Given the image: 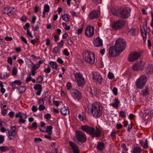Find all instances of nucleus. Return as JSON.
<instances>
[{"mask_svg":"<svg viewBox=\"0 0 153 153\" xmlns=\"http://www.w3.org/2000/svg\"><path fill=\"white\" fill-rule=\"evenodd\" d=\"M83 57L85 59V62L90 65L93 64L95 62V55L93 52L84 51L83 53Z\"/></svg>","mask_w":153,"mask_h":153,"instance_id":"7ed1b4c3","label":"nucleus"},{"mask_svg":"<svg viewBox=\"0 0 153 153\" xmlns=\"http://www.w3.org/2000/svg\"><path fill=\"white\" fill-rule=\"evenodd\" d=\"M142 150L139 147H137L134 148L133 151V153H141Z\"/></svg>","mask_w":153,"mask_h":153,"instance_id":"e433bc0d","label":"nucleus"},{"mask_svg":"<svg viewBox=\"0 0 153 153\" xmlns=\"http://www.w3.org/2000/svg\"><path fill=\"white\" fill-rule=\"evenodd\" d=\"M51 71V69L50 67L48 66V68H45L44 70V71L47 73H49Z\"/></svg>","mask_w":153,"mask_h":153,"instance_id":"680f3d73","label":"nucleus"},{"mask_svg":"<svg viewBox=\"0 0 153 153\" xmlns=\"http://www.w3.org/2000/svg\"><path fill=\"white\" fill-rule=\"evenodd\" d=\"M140 30L141 34L143 37V40L144 41H146L147 36L146 31L144 28H143V30L141 28Z\"/></svg>","mask_w":153,"mask_h":153,"instance_id":"7c9ffc66","label":"nucleus"},{"mask_svg":"<svg viewBox=\"0 0 153 153\" xmlns=\"http://www.w3.org/2000/svg\"><path fill=\"white\" fill-rule=\"evenodd\" d=\"M31 74H27V76H28L26 79V81L28 82L30 81L31 80L32 77L30 76Z\"/></svg>","mask_w":153,"mask_h":153,"instance_id":"864d4df0","label":"nucleus"},{"mask_svg":"<svg viewBox=\"0 0 153 153\" xmlns=\"http://www.w3.org/2000/svg\"><path fill=\"white\" fill-rule=\"evenodd\" d=\"M108 78L110 79H112L114 77V74L111 72H109L108 75Z\"/></svg>","mask_w":153,"mask_h":153,"instance_id":"8fccbe9b","label":"nucleus"},{"mask_svg":"<svg viewBox=\"0 0 153 153\" xmlns=\"http://www.w3.org/2000/svg\"><path fill=\"white\" fill-rule=\"evenodd\" d=\"M116 132L115 131H112L110 134V136L111 137L113 138L116 136Z\"/></svg>","mask_w":153,"mask_h":153,"instance_id":"052dcab7","label":"nucleus"},{"mask_svg":"<svg viewBox=\"0 0 153 153\" xmlns=\"http://www.w3.org/2000/svg\"><path fill=\"white\" fill-rule=\"evenodd\" d=\"M7 62L10 65H12V59L11 57L8 58L7 59Z\"/></svg>","mask_w":153,"mask_h":153,"instance_id":"774afa93","label":"nucleus"},{"mask_svg":"<svg viewBox=\"0 0 153 153\" xmlns=\"http://www.w3.org/2000/svg\"><path fill=\"white\" fill-rule=\"evenodd\" d=\"M72 96L75 99L79 100L81 97V94L79 91L77 90H74L71 93Z\"/></svg>","mask_w":153,"mask_h":153,"instance_id":"6ab92c4d","label":"nucleus"},{"mask_svg":"<svg viewBox=\"0 0 153 153\" xmlns=\"http://www.w3.org/2000/svg\"><path fill=\"white\" fill-rule=\"evenodd\" d=\"M9 11L8 13V15L10 16L14 14L16 11V10L14 8H9Z\"/></svg>","mask_w":153,"mask_h":153,"instance_id":"4c0bfd02","label":"nucleus"},{"mask_svg":"<svg viewBox=\"0 0 153 153\" xmlns=\"http://www.w3.org/2000/svg\"><path fill=\"white\" fill-rule=\"evenodd\" d=\"M45 132H47L48 134L51 135L52 134V129L53 127L52 126H49L45 127Z\"/></svg>","mask_w":153,"mask_h":153,"instance_id":"393cba45","label":"nucleus"},{"mask_svg":"<svg viewBox=\"0 0 153 153\" xmlns=\"http://www.w3.org/2000/svg\"><path fill=\"white\" fill-rule=\"evenodd\" d=\"M143 66L141 61H138L134 64L132 66V69L134 71H139L142 70Z\"/></svg>","mask_w":153,"mask_h":153,"instance_id":"f3484780","label":"nucleus"},{"mask_svg":"<svg viewBox=\"0 0 153 153\" xmlns=\"http://www.w3.org/2000/svg\"><path fill=\"white\" fill-rule=\"evenodd\" d=\"M68 43V45L72 46L73 45V43L72 41V40L71 39H67Z\"/></svg>","mask_w":153,"mask_h":153,"instance_id":"e2e57ef3","label":"nucleus"},{"mask_svg":"<svg viewBox=\"0 0 153 153\" xmlns=\"http://www.w3.org/2000/svg\"><path fill=\"white\" fill-rule=\"evenodd\" d=\"M32 67L31 69L34 70L35 71H36V70L39 68L40 67V65L38 64H36L32 65Z\"/></svg>","mask_w":153,"mask_h":153,"instance_id":"a18cd8bd","label":"nucleus"},{"mask_svg":"<svg viewBox=\"0 0 153 153\" xmlns=\"http://www.w3.org/2000/svg\"><path fill=\"white\" fill-rule=\"evenodd\" d=\"M146 73L147 75L153 73V65L152 64H149L146 67Z\"/></svg>","mask_w":153,"mask_h":153,"instance_id":"4be33fe9","label":"nucleus"},{"mask_svg":"<svg viewBox=\"0 0 153 153\" xmlns=\"http://www.w3.org/2000/svg\"><path fill=\"white\" fill-rule=\"evenodd\" d=\"M147 81V77L145 74L141 76L136 82V85L139 88L142 89L145 86Z\"/></svg>","mask_w":153,"mask_h":153,"instance_id":"423d86ee","label":"nucleus"},{"mask_svg":"<svg viewBox=\"0 0 153 153\" xmlns=\"http://www.w3.org/2000/svg\"><path fill=\"white\" fill-rule=\"evenodd\" d=\"M75 141L84 143L86 142L87 137L86 134L83 132L77 131L75 134Z\"/></svg>","mask_w":153,"mask_h":153,"instance_id":"0eeeda50","label":"nucleus"},{"mask_svg":"<svg viewBox=\"0 0 153 153\" xmlns=\"http://www.w3.org/2000/svg\"><path fill=\"white\" fill-rule=\"evenodd\" d=\"M141 92L143 96L147 95L149 92V88L146 87L144 89L142 90Z\"/></svg>","mask_w":153,"mask_h":153,"instance_id":"2f4dec72","label":"nucleus"},{"mask_svg":"<svg viewBox=\"0 0 153 153\" xmlns=\"http://www.w3.org/2000/svg\"><path fill=\"white\" fill-rule=\"evenodd\" d=\"M120 103V102L118 100L115 98L114 99V102L110 104V105L113 107L115 108H117L119 106Z\"/></svg>","mask_w":153,"mask_h":153,"instance_id":"a878e982","label":"nucleus"},{"mask_svg":"<svg viewBox=\"0 0 153 153\" xmlns=\"http://www.w3.org/2000/svg\"><path fill=\"white\" fill-rule=\"evenodd\" d=\"M88 91L91 94V97H94L96 96L97 94V91L96 88L93 87H90Z\"/></svg>","mask_w":153,"mask_h":153,"instance_id":"5701e85b","label":"nucleus"},{"mask_svg":"<svg viewBox=\"0 0 153 153\" xmlns=\"http://www.w3.org/2000/svg\"><path fill=\"white\" fill-rule=\"evenodd\" d=\"M27 34L28 36H30L31 38H33V36L32 35V34L31 33L30 31V30H27Z\"/></svg>","mask_w":153,"mask_h":153,"instance_id":"338daca9","label":"nucleus"},{"mask_svg":"<svg viewBox=\"0 0 153 153\" xmlns=\"http://www.w3.org/2000/svg\"><path fill=\"white\" fill-rule=\"evenodd\" d=\"M64 42V40H62L59 42H58L57 43V45L58 46V47L60 48H63Z\"/></svg>","mask_w":153,"mask_h":153,"instance_id":"a19ab883","label":"nucleus"},{"mask_svg":"<svg viewBox=\"0 0 153 153\" xmlns=\"http://www.w3.org/2000/svg\"><path fill=\"white\" fill-rule=\"evenodd\" d=\"M112 91L113 94L115 95H116L117 94L118 90L117 88L116 87H114L112 90Z\"/></svg>","mask_w":153,"mask_h":153,"instance_id":"6e6d98bb","label":"nucleus"},{"mask_svg":"<svg viewBox=\"0 0 153 153\" xmlns=\"http://www.w3.org/2000/svg\"><path fill=\"white\" fill-rule=\"evenodd\" d=\"M94 28L92 26H88L85 30V35L88 37H92L94 34Z\"/></svg>","mask_w":153,"mask_h":153,"instance_id":"4468645a","label":"nucleus"},{"mask_svg":"<svg viewBox=\"0 0 153 153\" xmlns=\"http://www.w3.org/2000/svg\"><path fill=\"white\" fill-rule=\"evenodd\" d=\"M17 70L16 67L13 68L12 71V75L15 76L17 75Z\"/></svg>","mask_w":153,"mask_h":153,"instance_id":"09e8293b","label":"nucleus"},{"mask_svg":"<svg viewBox=\"0 0 153 153\" xmlns=\"http://www.w3.org/2000/svg\"><path fill=\"white\" fill-rule=\"evenodd\" d=\"M126 112L125 111H121L120 112L119 115L122 118L126 117Z\"/></svg>","mask_w":153,"mask_h":153,"instance_id":"c03bdc74","label":"nucleus"},{"mask_svg":"<svg viewBox=\"0 0 153 153\" xmlns=\"http://www.w3.org/2000/svg\"><path fill=\"white\" fill-rule=\"evenodd\" d=\"M33 88L34 89L36 90H42V86L40 84H36L34 86Z\"/></svg>","mask_w":153,"mask_h":153,"instance_id":"79ce46f5","label":"nucleus"},{"mask_svg":"<svg viewBox=\"0 0 153 153\" xmlns=\"http://www.w3.org/2000/svg\"><path fill=\"white\" fill-rule=\"evenodd\" d=\"M30 27V24L28 23H26L24 26L23 28L26 30H28V28Z\"/></svg>","mask_w":153,"mask_h":153,"instance_id":"3c124183","label":"nucleus"},{"mask_svg":"<svg viewBox=\"0 0 153 153\" xmlns=\"http://www.w3.org/2000/svg\"><path fill=\"white\" fill-rule=\"evenodd\" d=\"M86 112L91 114L95 118H99L102 114V107L101 104L98 102H94L91 105H87L85 108Z\"/></svg>","mask_w":153,"mask_h":153,"instance_id":"f257e3e1","label":"nucleus"},{"mask_svg":"<svg viewBox=\"0 0 153 153\" xmlns=\"http://www.w3.org/2000/svg\"><path fill=\"white\" fill-rule=\"evenodd\" d=\"M4 140V136L2 135H0V144L2 143Z\"/></svg>","mask_w":153,"mask_h":153,"instance_id":"0e129e2a","label":"nucleus"},{"mask_svg":"<svg viewBox=\"0 0 153 153\" xmlns=\"http://www.w3.org/2000/svg\"><path fill=\"white\" fill-rule=\"evenodd\" d=\"M60 49L61 48L58 47H54L53 49V52L56 54L57 53L59 54L60 53Z\"/></svg>","mask_w":153,"mask_h":153,"instance_id":"c9c22d12","label":"nucleus"},{"mask_svg":"<svg viewBox=\"0 0 153 153\" xmlns=\"http://www.w3.org/2000/svg\"><path fill=\"white\" fill-rule=\"evenodd\" d=\"M131 9L129 8H125L120 10V16L121 18H126L130 16Z\"/></svg>","mask_w":153,"mask_h":153,"instance_id":"f8f14e48","label":"nucleus"},{"mask_svg":"<svg viewBox=\"0 0 153 153\" xmlns=\"http://www.w3.org/2000/svg\"><path fill=\"white\" fill-rule=\"evenodd\" d=\"M75 79L78 86L82 87L85 83V81L82 74L76 73L74 74Z\"/></svg>","mask_w":153,"mask_h":153,"instance_id":"6e6552de","label":"nucleus"},{"mask_svg":"<svg viewBox=\"0 0 153 153\" xmlns=\"http://www.w3.org/2000/svg\"><path fill=\"white\" fill-rule=\"evenodd\" d=\"M78 118L80 120L83 122L85 123L86 122V117L85 114L82 113L78 116Z\"/></svg>","mask_w":153,"mask_h":153,"instance_id":"c756f323","label":"nucleus"},{"mask_svg":"<svg viewBox=\"0 0 153 153\" xmlns=\"http://www.w3.org/2000/svg\"><path fill=\"white\" fill-rule=\"evenodd\" d=\"M18 91L19 93L24 92L26 90V88L24 86H20L17 88Z\"/></svg>","mask_w":153,"mask_h":153,"instance_id":"f704fd0d","label":"nucleus"},{"mask_svg":"<svg viewBox=\"0 0 153 153\" xmlns=\"http://www.w3.org/2000/svg\"><path fill=\"white\" fill-rule=\"evenodd\" d=\"M69 144L73 153H79L78 147L75 143L71 141H70L69 142Z\"/></svg>","mask_w":153,"mask_h":153,"instance_id":"a211bd4d","label":"nucleus"},{"mask_svg":"<svg viewBox=\"0 0 153 153\" xmlns=\"http://www.w3.org/2000/svg\"><path fill=\"white\" fill-rule=\"evenodd\" d=\"M125 22L124 21L120 19L114 21L112 25V27L116 30H118L123 28Z\"/></svg>","mask_w":153,"mask_h":153,"instance_id":"9d476101","label":"nucleus"},{"mask_svg":"<svg viewBox=\"0 0 153 153\" xmlns=\"http://www.w3.org/2000/svg\"><path fill=\"white\" fill-rule=\"evenodd\" d=\"M60 112L62 114L64 115H66L69 114V111L68 108L67 107L64 106L60 110Z\"/></svg>","mask_w":153,"mask_h":153,"instance_id":"b1692460","label":"nucleus"},{"mask_svg":"<svg viewBox=\"0 0 153 153\" xmlns=\"http://www.w3.org/2000/svg\"><path fill=\"white\" fill-rule=\"evenodd\" d=\"M51 117V115L50 114H48L45 115L44 117L47 120H49Z\"/></svg>","mask_w":153,"mask_h":153,"instance_id":"69168bd1","label":"nucleus"},{"mask_svg":"<svg viewBox=\"0 0 153 153\" xmlns=\"http://www.w3.org/2000/svg\"><path fill=\"white\" fill-rule=\"evenodd\" d=\"M100 14L99 10H93L89 13L88 16L90 19L93 20L98 18Z\"/></svg>","mask_w":153,"mask_h":153,"instance_id":"dca6fc26","label":"nucleus"},{"mask_svg":"<svg viewBox=\"0 0 153 153\" xmlns=\"http://www.w3.org/2000/svg\"><path fill=\"white\" fill-rule=\"evenodd\" d=\"M131 34L132 36H134L135 35V29L133 27H131L128 31Z\"/></svg>","mask_w":153,"mask_h":153,"instance_id":"49530a36","label":"nucleus"},{"mask_svg":"<svg viewBox=\"0 0 153 153\" xmlns=\"http://www.w3.org/2000/svg\"><path fill=\"white\" fill-rule=\"evenodd\" d=\"M21 84L22 82L20 80H16L10 82L9 85L10 86L11 89L14 90L18 86L21 85Z\"/></svg>","mask_w":153,"mask_h":153,"instance_id":"aec40b11","label":"nucleus"},{"mask_svg":"<svg viewBox=\"0 0 153 153\" xmlns=\"http://www.w3.org/2000/svg\"><path fill=\"white\" fill-rule=\"evenodd\" d=\"M9 148L7 146H0V152H5L9 150Z\"/></svg>","mask_w":153,"mask_h":153,"instance_id":"473e14b6","label":"nucleus"},{"mask_svg":"<svg viewBox=\"0 0 153 153\" xmlns=\"http://www.w3.org/2000/svg\"><path fill=\"white\" fill-rule=\"evenodd\" d=\"M140 56L138 52H134L131 53L129 55L128 59L129 62H133L138 59Z\"/></svg>","mask_w":153,"mask_h":153,"instance_id":"ddd939ff","label":"nucleus"},{"mask_svg":"<svg viewBox=\"0 0 153 153\" xmlns=\"http://www.w3.org/2000/svg\"><path fill=\"white\" fill-rule=\"evenodd\" d=\"M126 43L122 38H118L116 40L114 46L121 52L125 49Z\"/></svg>","mask_w":153,"mask_h":153,"instance_id":"39448f33","label":"nucleus"},{"mask_svg":"<svg viewBox=\"0 0 153 153\" xmlns=\"http://www.w3.org/2000/svg\"><path fill=\"white\" fill-rule=\"evenodd\" d=\"M25 60L26 63V65L27 66L28 68H29L31 67L33 63L31 61L30 59L27 58H25Z\"/></svg>","mask_w":153,"mask_h":153,"instance_id":"cd10ccee","label":"nucleus"},{"mask_svg":"<svg viewBox=\"0 0 153 153\" xmlns=\"http://www.w3.org/2000/svg\"><path fill=\"white\" fill-rule=\"evenodd\" d=\"M72 85L71 83L68 82L66 84V88L67 90H70L71 88Z\"/></svg>","mask_w":153,"mask_h":153,"instance_id":"4d7b16f0","label":"nucleus"},{"mask_svg":"<svg viewBox=\"0 0 153 153\" xmlns=\"http://www.w3.org/2000/svg\"><path fill=\"white\" fill-rule=\"evenodd\" d=\"M45 109V107L43 105H40L38 108L39 110L40 111L44 110Z\"/></svg>","mask_w":153,"mask_h":153,"instance_id":"5fc2aeb1","label":"nucleus"},{"mask_svg":"<svg viewBox=\"0 0 153 153\" xmlns=\"http://www.w3.org/2000/svg\"><path fill=\"white\" fill-rule=\"evenodd\" d=\"M80 128L83 131L93 137H98L101 134L100 130L97 127L95 129L94 127L85 125L82 126Z\"/></svg>","mask_w":153,"mask_h":153,"instance_id":"f03ea898","label":"nucleus"},{"mask_svg":"<svg viewBox=\"0 0 153 153\" xmlns=\"http://www.w3.org/2000/svg\"><path fill=\"white\" fill-rule=\"evenodd\" d=\"M121 52L115 46H112L110 48L108 53L110 56H118Z\"/></svg>","mask_w":153,"mask_h":153,"instance_id":"2eb2a0df","label":"nucleus"},{"mask_svg":"<svg viewBox=\"0 0 153 153\" xmlns=\"http://www.w3.org/2000/svg\"><path fill=\"white\" fill-rule=\"evenodd\" d=\"M16 128V126L15 125L10 127L11 130L9 129L7 130L6 134L10 140H12L15 136L17 132Z\"/></svg>","mask_w":153,"mask_h":153,"instance_id":"1a4fd4ad","label":"nucleus"},{"mask_svg":"<svg viewBox=\"0 0 153 153\" xmlns=\"http://www.w3.org/2000/svg\"><path fill=\"white\" fill-rule=\"evenodd\" d=\"M50 65L53 69H56L57 68V64L56 62L53 61L51 62Z\"/></svg>","mask_w":153,"mask_h":153,"instance_id":"58836bf2","label":"nucleus"},{"mask_svg":"<svg viewBox=\"0 0 153 153\" xmlns=\"http://www.w3.org/2000/svg\"><path fill=\"white\" fill-rule=\"evenodd\" d=\"M63 53L66 56H68L70 54L69 52L66 49H65L64 50Z\"/></svg>","mask_w":153,"mask_h":153,"instance_id":"bf43d9fd","label":"nucleus"},{"mask_svg":"<svg viewBox=\"0 0 153 153\" xmlns=\"http://www.w3.org/2000/svg\"><path fill=\"white\" fill-rule=\"evenodd\" d=\"M83 29V27H82L79 29H78L77 30V32L76 33L77 34L79 35L81 33H82Z\"/></svg>","mask_w":153,"mask_h":153,"instance_id":"13d9d810","label":"nucleus"},{"mask_svg":"<svg viewBox=\"0 0 153 153\" xmlns=\"http://www.w3.org/2000/svg\"><path fill=\"white\" fill-rule=\"evenodd\" d=\"M50 10V7L48 5L46 4L44 7V10L45 12H48Z\"/></svg>","mask_w":153,"mask_h":153,"instance_id":"de8ad7c7","label":"nucleus"},{"mask_svg":"<svg viewBox=\"0 0 153 153\" xmlns=\"http://www.w3.org/2000/svg\"><path fill=\"white\" fill-rule=\"evenodd\" d=\"M140 143L141 146L144 148L146 149L148 147L147 139L145 140V141L140 140Z\"/></svg>","mask_w":153,"mask_h":153,"instance_id":"bb28decb","label":"nucleus"},{"mask_svg":"<svg viewBox=\"0 0 153 153\" xmlns=\"http://www.w3.org/2000/svg\"><path fill=\"white\" fill-rule=\"evenodd\" d=\"M45 100V99L42 98L40 99L38 101V103L40 105H43L44 104V101Z\"/></svg>","mask_w":153,"mask_h":153,"instance_id":"603ef678","label":"nucleus"},{"mask_svg":"<svg viewBox=\"0 0 153 153\" xmlns=\"http://www.w3.org/2000/svg\"><path fill=\"white\" fill-rule=\"evenodd\" d=\"M43 76L41 75L38 76L36 79V82L37 83H40L43 81Z\"/></svg>","mask_w":153,"mask_h":153,"instance_id":"ea45409f","label":"nucleus"},{"mask_svg":"<svg viewBox=\"0 0 153 153\" xmlns=\"http://www.w3.org/2000/svg\"><path fill=\"white\" fill-rule=\"evenodd\" d=\"M91 76L93 82L96 84L102 85L104 84V79L102 77L101 75L97 72H92L91 74Z\"/></svg>","mask_w":153,"mask_h":153,"instance_id":"20e7f679","label":"nucleus"},{"mask_svg":"<svg viewBox=\"0 0 153 153\" xmlns=\"http://www.w3.org/2000/svg\"><path fill=\"white\" fill-rule=\"evenodd\" d=\"M93 43L94 46L96 47H100L103 45L102 41L99 37L94 39L93 41Z\"/></svg>","mask_w":153,"mask_h":153,"instance_id":"412c9836","label":"nucleus"},{"mask_svg":"<svg viewBox=\"0 0 153 153\" xmlns=\"http://www.w3.org/2000/svg\"><path fill=\"white\" fill-rule=\"evenodd\" d=\"M104 146V143L102 142H100L98 144L97 147L98 149L102 150L103 149Z\"/></svg>","mask_w":153,"mask_h":153,"instance_id":"c85d7f7f","label":"nucleus"},{"mask_svg":"<svg viewBox=\"0 0 153 153\" xmlns=\"http://www.w3.org/2000/svg\"><path fill=\"white\" fill-rule=\"evenodd\" d=\"M16 118L19 117V123H24L26 121V119L27 118V116L26 114L19 112L17 113L15 116Z\"/></svg>","mask_w":153,"mask_h":153,"instance_id":"9b49d317","label":"nucleus"},{"mask_svg":"<svg viewBox=\"0 0 153 153\" xmlns=\"http://www.w3.org/2000/svg\"><path fill=\"white\" fill-rule=\"evenodd\" d=\"M62 19L63 20L66 22H68L69 21L70 16L68 14H64L62 16Z\"/></svg>","mask_w":153,"mask_h":153,"instance_id":"72a5a7b5","label":"nucleus"},{"mask_svg":"<svg viewBox=\"0 0 153 153\" xmlns=\"http://www.w3.org/2000/svg\"><path fill=\"white\" fill-rule=\"evenodd\" d=\"M8 74L5 72L1 73V79H4L7 78L8 76Z\"/></svg>","mask_w":153,"mask_h":153,"instance_id":"37998d69","label":"nucleus"}]
</instances>
